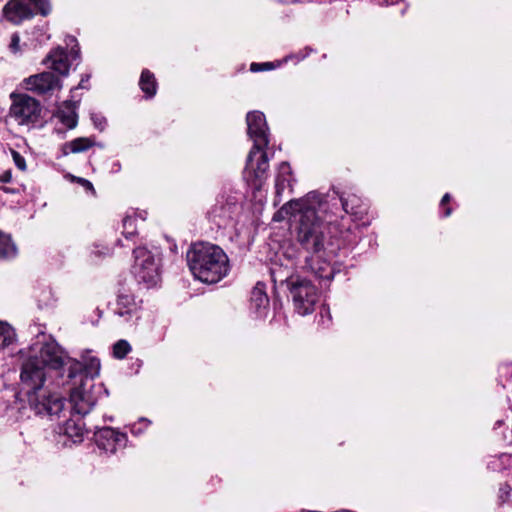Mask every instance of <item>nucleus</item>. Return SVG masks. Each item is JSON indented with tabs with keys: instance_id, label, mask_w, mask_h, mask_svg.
I'll return each mask as SVG.
<instances>
[{
	"instance_id": "nucleus-33",
	"label": "nucleus",
	"mask_w": 512,
	"mask_h": 512,
	"mask_svg": "<svg viewBox=\"0 0 512 512\" xmlns=\"http://www.w3.org/2000/svg\"><path fill=\"white\" fill-rule=\"evenodd\" d=\"M112 253H113L112 248H110L108 246H104L99 243L94 244L93 249L91 251V254L94 255L96 258L111 256Z\"/></svg>"
},
{
	"instance_id": "nucleus-20",
	"label": "nucleus",
	"mask_w": 512,
	"mask_h": 512,
	"mask_svg": "<svg viewBox=\"0 0 512 512\" xmlns=\"http://www.w3.org/2000/svg\"><path fill=\"white\" fill-rule=\"evenodd\" d=\"M54 117L65 125L68 129H74L78 124V114L76 112V103L72 100L63 102V107L54 112Z\"/></svg>"
},
{
	"instance_id": "nucleus-6",
	"label": "nucleus",
	"mask_w": 512,
	"mask_h": 512,
	"mask_svg": "<svg viewBox=\"0 0 512 512\" xmlns=\"http://www.w3.org/2000/svg\"><path fill=\"white\" fill-rule=\"evenodd\" d=\"M11 106L9 115L14 118L19 125L35 126L41 119V103L25 93L13 92L10 95Z\"/></svg>"
},
{
	"instance_id": "nucleus-43",
	"label": "nucleus",
	"mask_w": 512,
	"mask_h": 512,
	"mask_svg": "<svg viewBox=\"0 0 512 512\" xmlns=\"http://www.w3.org/2000/svg\"><path fill=\"white\" fill-rule=\"evenodd\" d=\"M116 243H117V245L123 246V244H122L120 239H118Z\"/></svg>"
},
{
	"instance_id": "nucleus-29",
	"label": "nucleus",
	"mask_w": 512,
	"mask_h": 512,
	"mask_svg": "<svg viewBox=\"0 0 512 512\" xmlns=\"http://www.w3.org/2000/svg\"><path fill=\"white\" fill-rule=\"evenodd\" d=\"M136 219L131 216H126L123 219V235L126 240L134 241L138 233L135 226Z\"/></svg>"
},
{
	"instance_id": "nucleus-14",
	"label": "nucleus",
	"mask_w": 512,
	"mask_h": 512,
	"mask_svg": "<svg viewBox=\"0 0 512 512\" xmlns=\"http://www.w3.org/2000/svg\"><path fill=\"white\" fill-rule=\"evenodd\" d=\"M333 257L324 254L306 256L304 268L314 274L316 278L330 282L336 272L330 263V259Z\"/></svg>"
},
{
	"instance_id": "nucleus-12",
	"label": "nucleus",
	"mask_w": 512,
	"mask_h": 512,
	"mask_svg": "<svg viewBox=\"0 0 512 512\" xmlns=\"http://www.w3.org/2000/svg\"><path fill=\"white\" fill-rule=\"evenodd\" d=\"M94 441L99 449L113 454L119 448L126 446L128 437L126 433H122L112 427H103L95 431Z\"/></svg>"
},
{
	"instance_id": "nucleus-19",
	"label": "nucleus",
	"mask_w": 512,
	"mask_h": 512,
	"mask_svg": "<svg viewBox=\"0 0 512 512\" xmlns=\"http://www.w3.org/2000/svg\"><path fill=\"white\" fill-rule=\"evenodd\" d=\"M85 402L80 403V407H82L84 410L85 408L82 406ZM74 409L77 410V408L74 406ZM88 411V409H86ZM78 412V411H76ZM88 412H86L87 414ZM79 416L76 418H70L66 420L64 426H63V433L66 435L73 443H81L84 439V434L88 431L85 428V423L83 420V415L85 413H77Z\"/></svg>"
},
{
	"instance_id": "nucleus-42",
	"label": "nucleus",
	"mask_w": 512,
	"mask_h": 512,
	"mask_svg": "<svg viewBox=\"0 0 512 512\" xmlns=\"http://www.w3.org/2000/svg\"><path fill=\"white\" fill-rule=\"evenodd\" d=\"M83 81H84V80L82 79V80H81V82H80V84H79V87H80V88H83V87H84L83 85H85V82H83Z\"/></svg>"
},
{
	"instance_id": "nucleus-24",
	"label": "nucleus",
	"mask_w": 512,
	"mask_h": 512,
	"mask_svg": "<svg viewBox=\"0 0 512 512\" xmlns=\"http://www.w3.org/2000/svg\"><path fill=\"white\" fill-rule=\"evenodd\" d=\"M17 255V247L10 234L0 230V260H10Z\"/></svg>"
},
{
	"instance_id": "nucleus-31",
	"label": "nucleus",
	"mask_w": 512,
	"mask_h": 512,
	"mask_svg": "<svg viewBox=\"0 0 512 512\" xmlns=\"http://www.w3.org/2000/svg\"><path fill=\"white\" fill-rule=\"evenodd\" d=\"M452 200V196L449 193H445L440 200L439 208L440 212L442 214V217L447 218L451 216L453 209L450 205Z\"/></svg>"
},
{
	"instance_id": "nucleus-17",
	"label": "nucleus",
	"mask_w": 512,
	"mask_h": 512,
	"mask_svg": "<svg viewBox=\"0 0 512 512\" xmlns=\"http://www.w3.org/2000/svg\"><path fill=\"white\" fill-rule=\"evenodd\" d=\"M50 69L57 72L60 76H67L70 70L67 50L58 46L52 49L42 61Z\"/></svg>"
},
{
	"instance_id": "nucleus-37",
	"label": "nucleus",
	"mask_w": 512,
	"mask_h": 512,
	"mask_svg": "<svg viewBox=\"0 0 512 512\" xmlns=\"http://www.w3.org/2000/svg\"><path fill=\"white\" fill-rule=\"evenodd\" d=\"M73 179H74V181L79 183L81 186H83L86 190L94 191V186L89 180H87L85 178H81V177H74Z\"/></svg>"
},
{
	"instance_id": "nucleus-27",
	"label": "nucleus",
	"mask_w": 512,
	"mask_h": 512,
	"mask_svg": "<svg viewBox=\"0 0 512 512\" xmlns=\"http://www.w3.org/2000/svg\"><path fill=\"white\" fill-rule=\"evenodd\" d=\"M13 328L4 321H0V342L3 347L9 346L14 340Z\"/></svg>"
},
{
	"instance_id": "nucleus-40",
	"label": "nucleus",
	"mask_w": 512,
	"mask_h": 512,
	"mask_svg": "<svg viewBox=\"0 0 512 512\" xmlns=\"http://www.w3.org/2000/svg\"><path fill=\"white\" fill-rule=\"evenodd\" d=\"M0 189L3 192L8 193V194H15L17 192L16 189H13V188H10V187H7V186H0Z\"/></svg>"
},
{
	"instance_id": "nucleus-9",
	"label": "nucleus",
	"mask_w": 512,
	"mask_h": 512,
	"mask_svg": "<svg viewBox=\"0 0 512 512\" xmlns=\"http://www.w3.org/2000/svg\"><path fill=\"white\" fill-rule=\"evenodd\" d=\"M238 209L237 202L232 198L221 196L208 210L207 220L218 229H226L235 223V215Z\"/></svg>"
},
{
	"instance_id": "nucleus-35",
	"label": "nucleus",
	"mask_w": 512,
	"mask_h": 512,
	"mask_svg": "<svg viewBox=\"0 0 512 512\" xmlns=\"http://www.w3.org/2000/svg\"><path fill=\"white\" fill-rule=\"evenodd\" d=\"M9 49L14 54L18 53L21 50L20 49V36H19V34L17 32H14L11 35V41H10V44H9Z\"/></svg>"
},
{
	"instance_id": "nucleus-22",
	"label": "nucleus",
	"mask_w": 512,
	"mask_h": 512,
	"mask_svg": "<svg viewBox=\"0 0 512 512\" xmlns=\"http://www.w3.org/2000/svg\"><path fill=\"white\" fill-rule=\"evenodd\" d=\"M139 88L144 93L145 99H152L158 90V82L153 72L144 68L139 78Z\"/></svg>"
},
{
	"instance_id": "nucleus-18",
	"label": "nucleus",
	"mask_w": 512,
	"mask_h": 512,
	"mask_svg": "<svg viewBox=\"0 0 512 512\" xmlns=\"http://www.w3.org/2000/svg\"><path fill=\"white\" fill-rule=\"evenodd\" d=\"M250 310L257 317H263L269 309V297L266 293V285L263 282H257L250 293Z\"/></svg>"
},
{
	"instance_id": "nucleus-32",
	"label": "nucleus",
	"mask_w": 512,
	"mask_h": 512,
	"mask_svg": "<svg viewBox=\"0 0 512 512\" xmlns=\"http://www.w3.org/2000/svg\"><path fill=\"white\" fill-rule=\"evenodd\" d=\"M277 66L278 65L275 64L274 62H263V63L252 62L250 64V71L254 72V73L270 71V70L275 69Z\"/></svg>"
},
{
	"instance_id": "nucleus-39",
	"label": "nucleus",
	"mask_w": 512,
	"mask_h": 512,
	"mask_svg": "<svg viewBox=\"0 0 512 512\" xmlns=\"http://www.w3.org/2000/svg\"><path fill=\"white\" fill-rule=\"evenodd\" d=\"M70 54H71L73 59L79 58V56H80V48H79V46L75 45L74 47H72L71 50H70Z\"/></svg>"
},
{
	"instance_id": "nucleus-23",
	"label": "nucleus",
	"mask_w": 512,
	"mask_h": 512,
	"mask_svg": "<svg viewBox=\"0 0 512 512\" xmlns=\"http://www.w3.org/2000/svg\"><path fill=\"white\" fill-rule=\"evenodd\" d=\"M292 178V168L290 164L286 161L280 163L278 173L275 178L276 196H281L287 187H291Z\"/></svg>"
},
{
	"instance_id": "nucleus-4",
	"label": "nucleus",
	"mask_w": 512,
	"mask_h": 512,
	"mask_svg": "<svg viewBox=\"0 0 512 512\" xmlns=\"http://www.w3.org/2000/svg\"><path fill=\"white\" fill-rule=\"evenodd\" d=\"M67 378L71 384L70 400L75 403L78 413L87 411L80 407V403L89 402V394L86 389L88 380L93 381L99 375L100 360L97 357H89L85 362L67 358Z\"/></svg>"
},
{
	"instance_id": "nucleus-7",
	"label": "nucleus",
	"mask_w": 512,
	"mask_h": 512,
	"mask_svg": "<svg viewBox=\"0 0 512 512\" xmlns=\"http://www.w3.org/2000/svg\"><path fill=\"white\" fill-rule=\"evenodd\" d=\"M133 256L132 274L136 281L145 284L147 288L156 286L160 281V272L153 253L139 246L133 249Z\"/></svg>"
},
{
	"instance_id": "nucleus-25",
	"label": "nucleus",
	"mask_w": 512,
	"mask_h": 512,
	"mask_svg": "<svg viewBox=\"0 0 512 512\" xmlns=\"http://www.w3.org/2000/svg\"><path fill=\"white\" fill-rule=\"evenodd\" d=\"M94 145V140L86 137H78L64 144V154H68L65 148L69 147L70 152L80 153L87 151Z\"/></svg>"
},
{
	"instance_id": "nucleus-28",
	"label": "nucleus",
	"mask_w": 512,
	"mask_h": 512,
	"mask_svg": "<svg viewBox=\"0 0 512 512\" xmlns=\"http://www.w3.org/2000/svg\"><path fill=\"white\" fill-rule=\"evenodd\" d=\"M132 350L127 340L120 339L113 345V357L116 359H124Z\"/></svg>"
},
{
	"instance_id": "nucleus-38",
	"label": "nucleus",
	"mask_w": 512,
	"mask_h": 512,
	"mask_svg": "<svg viewBox=\"0 0 512 512\" xmlns=\"http://www.w3.org/2000/svg\"><path fill=\"white\" fill-rule=\"evenodd\" d=\"M12 180V171L6 170L0 175V182L1 183H9Z\"/></svg>"
},
{
	"instance_id": "nucleus-10",
	"label": "nucleus",
	"mask_w": 512,
	"mask_h": 512,
	"mask_svg": "<svg viewBox=\"0 0 512 512\" xmlns=\"http://www.w3.org/2000/svg\"><path fill=\"white\" fill-rule=\"evenodd\" d=\"M340 202L344 212L352 217L351 220L348 219L350 222L360 221L363 226L370 225V204L368 200L363 199L355 193L344 192L340 196ZM351 224L354 226L355 233L357 234V225L353 223Z\"/></svg>"
},
{
	"instance_id": "nucleus-41",
	"label": "nucleus",
	"mask_w": 512,
	"mask_h": 512,
	"mask_svg": "<svg viewBox=\"0 0 512 512\" xmlns=\"http://www.w3.org/2000/svg\"><path fill=\"white\" fill-rule=\"evenodd\" d=\"M83 81H84V80L82 79V80H81V82H80V84H79V87H80V88H83V87H84L83 85H85V82H83Z\"/></svg>"
},
{
	"instance_id": "nucleus-30",
	"label": "nucleus",
	"mask_w": 512,
	"mask_h": 512,
	"mask_svg": "<svg viewBox=\"0 0 512 512\" xmlns=\"http://www.w3.org/2000/svg\"><path fill=\"white\" fill-rule=\"evenodd\" d=\"M305 210L300 200H290L281 207L279 212L285 213L286 215H294L296 212H299L301 216Z\"/></svg>"
},
{
	"instance_id": "nucleus-1",
	"label": "nucleus",
	"mask_w": 512,
	"mask_h": 512,
	"mask_svg": "<svg viewBox=\"0 0 512 512\" xmlns=\"http://www.w3.org/2000/svg\"><path fill=\"white\" fill-rule=\"evenodd\" d=\"M358 238L346 217L325 222L313 208H306L299 217L297 241L311 255L337 256L340 250L356 245Z\"/></svg>"
},
{
	"instance_id": "nucleus-21",
	"label": "nucleus",
	"mask_w": 512,
	"mask_h": 512,
	"mask_svg": "<svg viewBox=\"0 0 512 512\" xmlns=\"http://www.w3.org/2000/svg\"><path fill=\"white\" fill-rule=\"evenodd\" d=\"M135 296L127 290L119 291L116 299L115 314L125 317L131 316L136 310Z\"/></svg>"
},
{
	"instance_id": "nucleus-3",
	"label": "nucleus",
	"mask_w": 512,
	"mask_h": 512,
	"mask_svg": "<svg viewBox=\"0 0 512 512\" xmlns=\"http://www.w3.org/2000/svg\"><path fill=\"white\" fill-rule=\"evenodd\" d=\"M186 259L192 275L203 283H218L230 271L227 254L220 246L209 242L193 243Z\"/></svg>"
},
{
	"instance_id": "nucleus-5",
	"label": "nucleus",
	"mask_w": 512,
	"mask_h": 512,
	"mask_svg": "<svg viewBox=\"0 0 512 512\" xmlns=\"http://www.w3.org/2000/svg\"><path fill=\"white\" fill-rule=\"evenodd\" d=\"M285 282L295 312L301 316L312 314L319 299L318 288L313 282L300 275H291Z\"/></svg>"
},
{
	"instance_id": "nucleus-15",
	"label": "nucleus",
	"mask_w": 512,
	"mask_h": 512,
	"mask_svg": "<svg viewBox=\"0 0 512 512\" xmlns=\"http://www.w3.org/2000/svg\"><path fill=\"white\" fill-rule=\"evenodd\" d=\"M24 1L9 0L2 9L3 17L13 25H20L26 20L33 19L35 13Z\"/></svg>"
},
{
	"instance_id": "nucleus-8",
	"label": "nucleus",
	"mask_w": 512,
	"mask_h": 512,
	"mask_svg": "<svg viewBox=\"0 0 512 512\" xmlns=\"http://www.w3.org/2000/svg\"><path fill=\"white\" fill-rule=\"evenodd\" d=\"M247 134L253 140V146L248 154V164L259 151L266 149L269 144L268 126L261 111H251L246 115Z\"/></svg>"
},
{
	"instance_id": "nucleus-16",
	"label": "nucleus",
	"mask_w": 512,
	"mask_h": 512,
	"mask_svg": "<svg viewBox=\"0 0 512 512\" xmlns=\"http://www.w3.org/2000/svg\"><path fill=\"white\" fill-rule=\"evenodd\" d=\"M257 154H260L256 166L253 165V159L248 165V161L246 162L245 171L249 172L251 177V185L257 189H260L267 178V172L269 169V160L265 149L259 151Z\"/></svg>"
},
{
	"instance_id": "nucleus-11",
	"label": "nucleus",
	"mask_w": 512,
	"mask_h": 512,
	"mask_svg": "<svg viewBox=\"0 0 512 512\" xmlns=\"http://www.w3.org/2000/svg\"><path fill=\"white\" fill-rule=\"evenodd\" d=\"M24 82L26 83V89L37 95L51 94L53 91L62 88L60 77L50 71L31 75Z\"/></svg>"
},
{
	"instance_id": "nucleus-13",
	"label": "nucleus",
	"mask_w": 512,
	"mask_h": 512,
	"mask_svg": "<svg viewBox=\"0 0 512 512\" xmlns=\"http://www.w3.org/2000/svg\"><path fill=\"white\" fill-rule=\"evenodd\" d=\"M34 356L45 369L59 370L68 366L62 348L54 341L44 343Z\"/></svg>"
},
{
	"instance_id": "nucleus-34",
	"label": "nucleus",
	"mask_w": 512,
	"mask_h": 512,
	"mask_svg": "<svg viewBox=\"0 0 512 512\" xmlns=\"http://www.w3.org/2000/svg\"><path fill=\"white\" fill-rule=\"evenodd\" d=\"M11 155H12L15 166L23 172L26 171L27 165H26L25 158L18 151L13 150V149L11 150Z\"/></svg>"
},
{
	"instance_id": "nucleus-2",
	"label": "nucleus",
	"mask_w": 512,
	"mask_h": 512,
	"mask_svg": "<svg viewBox=\"0 0 512 512\" xmlns=\"http://www.w3.org/2000/svg\"><path fill=\"white\" fill-rule=\"evenodd\" d=\"M45 368L41 366L35 356H30L23 362L20 379L27 389L28 403L38 416L59 415L65 405V398L56 392L44 388L46 381Z\"/></svg>"
},
{
	"instance_id": "nucleus-36",
	"label": "nucleus",
	"mask_w": 512,
	"mask_h": 512,
	"mask_svg": "<svg viewBox=\"0 0 512 512\" xmlns=\"http://www.w3.org/2000/svg\"><path fill=\"white\" fill-rule=\"evenodd\" d=\"M91 119L93 121L94 126L99 129L100 131H103L106 125V119L98 114H92Z\"/></svg>"
},
{
	"instance_id": "nucleus-26",
	"label": "nucleus",
	"mask_w": 512,
	"mask_h": 512,
	"mask_svg": "<svg viewBox=\"0 0 512 512\" xmlns=\"http://www.w3.org/2000/svg\"><path fill=\"white\" fill-rule=\"evenodd\" d=\"M29 6H33L32 10L35 15L47 17L52 12V4L50 0H26Z\"/></svg>"
}]
</instances>
